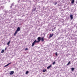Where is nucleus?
<instances>
[{
    "mask_svg": "<svg viewBox=\"0 0 77 77\" xmlns=\"http://www.w3.org/2000/svg\"><path fill=\"white\" fill-rule=\"evenodd\" d=\"M11 42V41H9V42H8V43H7V45H9L10 44V43Z\"/></svg>",
    "mask_w": 77,
    "mask_h": 77,
    "instance_id": "nucleus-10",
    "label": "nucleus"
},
{
    "mask_svg": "<svg viewBox=\"0 0 77 77\" xmlns=\"http://www.w3.org/2000/svg\"><path fill=\"white\" fill-rule=\"evenodd\" d=\"M53 34H51L49 36V38H51V37H53Z\"/></svg>",
    "mask_w": 77,
    "mask_h": 77,
    "instance_id": "nucleus-6",
    "label": "nucleus"
},
{
    "mask_svg": "<svg viewBox=\"0 0 77 77\" xmlns=\"http://www.w3.org/2000/svg\"><path fill=\"white\" fill-rule=\"evenodd\" d=\"M11 63H8V65H10V64H11Z\"/></svg>",
    "mask_w": 77,
    "mask_h": 77,
    "instance_id": "nucleus-21",
    "label": "nucleus"
},
{
    "mask_svg": "<svg viewBox=\"0 0 77 77\" xmlns=\"http://www.w3.org/2000/svg\"><path fill=\"white\" fill-rule=\"evenodd\" d=\"M51 65H50V66L47 67V69H50V68H51Z\"/></svg>",
    "mask_w": 77,
    "mask_h": 77,
    "instance_id": "nucleus-5",
    "label": "nucleus"
},
{
    "mask_svg": "<svg viewBox=\"0 0 77 77\" xmlns=\"http://www.w3.org/2000/svg\"><path fill=\"white\" fill-rule=\"evenodd\" d=\"M40 38V41L41 40L42 42H44V37L41 38L40 37H39Z\"/></svg>",
    "mask_w": 77,
    "mask_h": 77,
    "instance_id": "nucleus-3",
    "label": "nucleus"
},
{
    "mask_svg": "<svg viewBox=\"0 0 77 77\" xmlns=\"http://www.w3.org/2000/svg\"><path fill=\"white\" fill-rule=\"evenodd\" d=\"M14 73V71H11L10 73V75H12Z\"/></svg>",
    "mask_w": 77,
    "mask_h": 77,
    "instance_id": "nucleus-4",
    "label": "nucleus"
},
{
    "mask_svg": "<svg viewBox=\"0 0 77 77\" xmlns=\"http://www.w3.org/2000/svg\"><path fill=\"white\" fill-rule=\"evenodd\" d=\"M52 32L53 31H54V30L52 29Z\"/></svg>",
    "mask_w": 77,
    "mask_h": 77,
    "instance_id": "nucleus-23",
    "label": "nucleus"
},
{
    "mask_svg": "<svg viewBox=\"0 0 77 77\" xmlns=\"http://www.w3.org/2000/svg\"><path fill=\"white\" fill-rule=\"evenodd\" d=\"M74 70V68H71V70L72 71H73Z\"/></svg>",
    "mask_w": 77,
    "mask_h": 77,
    "instance_id": "nucleus-13",
    "label": "nucleus"
},
{
    "mask_svg": "<svg viewBox=\"0 0 77 77\" xmlns=\"http://www.w3.org/2000/svg\"><path fill=\"white\" fill-rule=\"evenodd\" d=\"M8 66V64H7L4 67H6V66Z\"/></svg>",
    "mask_w": 77,
    "mask_h": 77,
    "instance_id": "nucleus-18",
    "label": "nucleus"
},
{
    "mask_svg": "<svg viewBox=\"0 0 77 77\" xmlns=\"http://www.w3.org/2000/svg\"><path fill=\"white\" fill-rule=\"evenodd\" d=\"M52 64L53 65H54V64H55V62H54L53 63H52Z\"/></svg>",
    "mask_w": 77,
    "mask_h": 77,
    "instance_id": "nucleus-20",
    "label": "nucleus"
},
{
    "mask_svg": "<svg viewBox=\"0 0 77 77\" xmlns=\"http://www.w3.org/2000/svg\"><path fill=\"white\" fill-rule=\"evenodd\" d=\"M36 8H35L34 10H32V12H34V11H36Z\"/></svg>",
    "mask_w": 77,
    "mask_h": 77,
    "instance_id": "nucleus-16",
    "label": "nucleus"
},
{
    "mask_svg": "<svg viewBox=\"0 0 77 77\" xmlns=\"http://www.w3.org/2000/svg\"><path fill=\"white\" fill-rule=\"evenodd\" d=\"M74 3V0H72L71 3L73 4Z\"/></svg>",
    "mask_w": 77,
    "mask_h": 77,
    "instance_id": "nucleus-8",
    "label": "nucleus"
},
{
    "mask_svg": "<svg viewBox=\"0 0 77 77\" xmlns=\"http://www.w3.org/2000/svg\"><path fill=\"white\" fill-rule=\"evenodd\" d=\"M4 51H5V50L3 49L1 51V53H4Z\"/></svg>",
    "mask_w": 77,
    "mask_h": 77,
    "instance_id": "nucleus-9",
    "label": "nucleus"
},
{
    "mask_svg": "<svg viewBox=\"0 0 77 77\" xmlns=\"http://www.w3.org/2000/svg\"><path fill=\"white\" fill-rule=\"evenodd\" d=\"M70 63H71V61H69L68 63L66 65H69V64H70Z\"/></svg>",
    "mask_w": 77,
    "mask_h": 77,
    "instance_id": "nucleus-11",
    "label": "nucleus"
},
{
    "mask_svg": "<svg viewBox=\"0 0 77 77\" xmlns=\"http://www.w3.org/2000/svg\"><path fill=\"white\" fill-rule=\"evenodd\" d=\"M41 38L40 37H38L37 38V40L38 41H36L37 40L36 39H35V40L34 41L33 43H32V47H33V46H34V45H35V44L36 43H38L39 42H40V41H41Z\"/></svg>",
    "mask_w": 77,
    "mask_h": 77,
    "instance_id": "nucleus-1",
    "label": "nucleus"
},
{
    "mask_svg": "<svg viewBox=\"0 0 77 77\" xmlns=\"http://www.w3.org/2000/svg\"><path fill=\"white\" fill-rule=\"evenodd\" d=\"M57 2H56L55 3H54V5H57Z\"/></svg>",
    "mask_w": 77,
    "mask_h": 77,
    "instance_id": "nucleus-15",
    "label": "nucleus"
},
{
    "mask_svg": "<svg viewBox=\"0 0 77 77\" xmlns=\"http://www.w3.org/2000/svg\"><path fill=\"white\" fill-rule=\"evenodd\" d=\"M55 55L56 56H57V52H56L55 53Z\"/></svg>",
    "mask_w": 77,
    "mask_h": 77,
    "instance_id": "nucleus-19",
    "label": "nucleus"
},
{
    "mask_svg": "<svg viewBox=\"0 0 77 77\" xmlns=\"http://www.w3.org/2000/svg\"><path fill=\"white\" fill-rule=\"evenodd\" d=\"M29 50V49L28 48H25V51H26L27 50Z\"/></svg>",
    "mask_w": 77,
    "mask_h": 77,
    "instance_id": "nucleus-17",
    "label": "nucleus"
},
{
    "mask_svg": "<svg viewBox=\"0 0 77 77\" xmlns=\"http://www.w3.org/2000/svg\"><path fill=\"white\" fill-rule=\"evenodd\" d=\"M21 30V28L20 27H18L17 30L15 31V33H14V36L16 35V34L18 33V32H19V31H20Z\"/></svg>",
    "mask_w": 77,
    "mask_h": 77,
    "instance_id": "nucleus-2",
    "label": "nucleus"
},
{
    "mask_svg": "<svg viewBox=\"0 0 77 77\" xmlns=\"http://www.w3.org/2000/svg\"><path fill=\"white\" fill-rule=\"evenodd\" d=\"M45 71H47V69H44L43 70V72H45Z\"/></svg>",
    "mask_w": 77,
    "mask_h": 77,
    "instance_id": "nucleus-12",
    "label": "nucleus"
},
{
    "mask_svg": "<svg viewBox=\"0 0 77 77\" xmlns=\"http://www.w3.org/2000/svg\"><path fill=\"white\" fill-rule=\"evenodd\" d=\"M29 72L28 71H27L26 72V74H27L29 73Z\"/></svg>",
    "mask_w": 77,
    "mask_h": 77,
    "instance_id": "nucleus-14",
    "label": "nucleus"
},
{
    "mask_svg": "<svg viewBox=\"0 0 77 77\" xmlns=\"http://www.w3.org/2000/svg\"><path fill=\"white\" fill-rule=\"evenodd\" d=\"M73 16L72 15H71L70 16V17L71 20H72V19H73Z\"/></svg>",
    "mask_w": 77,
    "mask_h": 77,
    "instance_id": "nucleus-7",
    "label": "nucleus"
},
{
    "mask_svg": "<svg viewBox=\"0 0 77 77\" xmlns=\"http://www.w3.org/2000/svg\"><path fill=\"white\" fill-rule=\"evenodd\" d=\"M7 48H5V50H6V49H7Z\"/></svg>",
    "mask_w": 77,
    "mask_h": 77,
    "instance_id": "nucleus-22",
    "label": "nucleus"
}]
</instances>
